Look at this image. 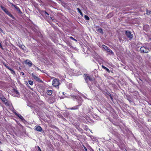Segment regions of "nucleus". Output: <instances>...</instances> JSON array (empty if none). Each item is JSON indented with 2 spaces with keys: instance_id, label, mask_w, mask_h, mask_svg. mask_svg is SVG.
<instances>
[{
  "instance_id": "nucleus-15",
  "label": "nucleus",
  "mask_w": 151,
  "mask_h": 151,
  "mask_svg": "<svg viewBox=\"0 0 151 151\" xmlns=\"http://www.w3.org/2000/svg\"><path fill=\"white\" fill-rule=\"evenodd\" d=\"M97 32H99L100 33H101L102 34H103V32L101 28L97 30Z\"/></svg>"
},
{
  "instance_id": "nucleus-24",
  "label": "nucleus",
  "mask_w": 151,
  "mask_h": 151,
  "mask_svg": "<svg viewBox=\"0 0 151 151\" xmlns=\"http://www.w3.org/2000/svg\"><path fill=\"white\" fill-rule=\"evenodd\" d=\"M71 39V40H74L76 42H77V40L75 39L73 37H71V36H70V37H69Z\"/></svg>"
},
{
  "instance_id": "nucleus-7",
  "label": "nucleus",
  "mask_w": 151,
  "mask_h": 151,
  "mask_svg": "<svg viewBox=\"0 0 151 151\" xmlns=\"http://www.w3.org/2000/svg\"><path fill=\"white\" fill-rule=\"evenodd\" d=\"M25 63L26 64H28L29 66L30 67H31L32 65V63L31 61L28 60H27L25 61Z\"/></svg>"
},
{
  "instance_id": "nucleus-34",
  "label": "nucleus",
  "mask_w": 151,
  "mask_h": 151,
  "mask_svg": "<svg viewBox=\"0 0 151 151\" xmlns=\"http://www.w3.org/2000/svg\"><path fill=\"white\" fill-rule=\"evenodd\" d=\"M37 147H38V150L39 151H42L40 149V147L38 146Z\"/></svg>"
},
{
  "instance_id": "nucleus-20",
  "label": "nucleus",
  "mask_w": 151,
  "mask_h": 151,
  "mask_svg": "<svg viewBox=\"0 0 151 151\" xmlns=\"http://www.w3.org/2000/svg\"><path fill=\"white\" fill-rule=\"evenodd\" d=\"M103 47L104 48V49L105 50H107L108 49V48H109V47H108L107 46L105 45H103Z\"/></svg>"
},
{
  "instance_id": "nucleus-1",
  "label": "nucleus",
  "mask_w": 151,
  "mask_h": 151,
  "mask_svg": "<svg viewBox=\"0 0 151 151\" xmlns=\"http://www.w3.org/2000/svg\"><path fill=\"white\" fill-rule=\"evenodd\" d=\"M60 84V83L58 79L55 78L52 80V84L54 87L58 86Z\"/></svg>"
},
{
  "instance_id": "nucleus-5",
  "label": "nucleus",
  "mask_w": 151,
  "mask_h": 151,
  "mask_svg": "<svg viewBox=\"0 0 151 151\" xmlns=\"http://www.w3.org/2000/svg\"><path fill=\"white\" fill-rule=\"evenodd\" d=\"M125 34L128 38L131 39L133 38V35L131 34V32L129 30L125 31Z\"/></svg>"
},
{
  "instance_id": "nucleus-40",
  "label": "nucleus",
  "mask_w": 151,
  "mask_h": 151,
  "mask_svg": "<svg viewBox=\"0 0 151 151\" xmlns=\"http://www.w3.org/2000/svg\"><path fill=\"white\" fill-rule=\"evenodd\" d=\"M21 74H22V75H23V76L24 75V73L23 72H21Z\"/></svg>"
},
{
  "instance_id": "nucleus-29",
  "label": "nucleus",
  "mask_w": 151,
  "mask_h": 151,
  "mask_svg": "<svg viewBox=\"0 0 151 151\" xmlns=\"http://www.w3.org/2000/svg\"><path fill=\"white\" fill-rule=\"evenodd\" d=\"M52 99V101L51 102L52 103L54 102L55 101V99L53 97L51 98Z\"/></svg>"
},
{
  "instance_id": "nucleus-11",
  "label": "nucleus",
  "mask_w": 151,
  "mask_h": 151,
  "mask_svg": "<svg viewBox=\"0 0 151 151\" xmlns=\"http://www.w3.org/2000/svg\"><path fill=\"white\" fill-rule=\"evenodd\" d=\"M42 15L45 17H49V14L45 11H43L42 13Z\"/></svg>"
},
{
  "instance_id": "nucleus-3",
  "label": "nucleus",
  "mask_w": 151,
  "mask_h": 151,
  "mask_svg": "<svg viewBox=\"0 0 151 151\" xmlns=\"http://www.w3.org/2000/svg\"><path fill=\"white\" fill-rule=\"evenodd\" d=\"M149 49L145 46H142L140 48V51L142 53H147L149 51Z\"/></svg>"
},
{
  "instance_id": "nucleus-44",
  "label": "nucleus",
  "mask_w": 151,
  "mask_h": 151,
  "mask_svg": "<svg viewBox=\"0 0 151 151\" xmlns=\"http://www.w3.org/2000/svg\"><path fill=\"white\" fill-rule=\"evenodd\" d=\"M1 142L0 141V144H1Z\"/></svg>"
},
{
  "instance_id": "nucleus-26",
  "label": "nucleus",
  "mask_w": 151,
  "mask_h": 151,
  "mask_svg": "<svg viewBox=\"0 0 151 151\" xmlns=\"http://www.w3.org/2000/svg\"><path fill=\"white\" fill-rule=\"evenodd\" d=\"M113 13H110V14H109L108 15V17H112L113 16Z\"/></svg>"
},
{
  "instance_id": "nucleus-43",
  "label": "nucleus",
  "mask_w": 151,
  "mask_h": 151,
  "mask_svg": "<svg viewBox=\"0 0 151 151\" xmlns=\"http://www.w3.org/2000/svg\"><path fill=\"white\" fill-rule=\"evenodd\" d=\"M19 47H20L21 49V46H19Z\"/></svg>"
},
{
  "instance_id": "nucleus-16",
  "label": "nucleus",
  "mask_w": 151,
  "mask_h": 151,
  "mask_svg": "<svg viewBox=\"0 0 151 151\" xmlns=\"http://www.w3.org/2000/svg\"><path fill=\"white\" fill-rule=\"evenodd\" d=\"M21 46V49L23 50L24 51H26V47H25V46L24 45H22Z\"/></svg>"
},
{
  "instance_id": "nucleus-39",
  "label": "nucleus",
  "mask_w": 151,
  "mask_h": 151,
  "mask_svg": "<svg viewBox=\"0 0 151 151\" xmlns=\"http://www.w3.org/2000/svg\"><path fill=\"white\" fill-rule=\"evenodd\" d=\"M72 97H73V98H76V96H74V95H73V96H72Z\"/></svg>"
},
{
  "instance_id": "nucleus-32",
  "label": "nucleus",
  "mask_w": 151,
  "mask_h": 151,
  "mask_svg": "<svg viewBox=\"0 0 151 151\" xmlns=\"http://www.w3.org/2000/svg\"><path fill=\"white\" fill-rule=\"evenodd\" d=\"M77 10L78 11V12H79V13L80 12H81L80 9L79 8H77Z\"/></svg>"
},
{
  "instance_id": "nucleus-2",
  "label": "nucleus",
  "mask_w": 151,
  "mask_h": 151,
  "mask_svg": "<svg viewBox=\"0 0 151 151\" xmlns=\"http://www.w3.org/2000/svg\"><path fill=\"white\" fill-rule=\"evenodd\" d=\"M1 8L9 16L12 18L13 19H14V17L12 14L5 7H4L2 6H1Z\"/></svg>"
},
{
  "instance_id": "nucleus-23",
  "label": "nucleus",
  "mask_w": 151,
  "mask_h": 151,
  "mask_svg": "<svg viewBox=\"0 0 151 151\" xmlns=\"http://www.w3.org/2000/svg\"><path fill=\"white\" fill-rule=\"evenodd\" d=\"M18 116L21 119L23 120V119L24 118L23 117V116H21L20 114H19L18 115Z\"/></svg>"
},
{
  "instance_id": "nucleus-38",
  "label": "nucleus",
  "mask_w": 151,
  "mask_h": 151,
  "mask_svg": "<svg viewBox=\"0 0 151 151\" xmlns=\"http://www.w3.org/2000/svg\"><path fill=\"white\" fill-rule=\"evenodd\" d=\"M79 13H80L81 15V16H83V14L81 12H79Z\"/></svg>"
},
{
  "instance_id": "nucleus-6",
  "label": "nucleus",
  "mask_w": 151,
  "mask_h": 151,
  "mask_svg": "<svg viewBox=\"0 0 151 151\" xmlns=\"http://www.w3.org/2000/svg\"><path fill=\"white\" fill-rule=\"evenodd\" d=\"M32 76L33 78H34V79L35 80L37 81L40 83L43 82V81L42 80H41L39 78L36 76L33 73H32Z\"/></svg>"
},
{
  "instance_id": "nucleus-36",
  "label": "nucleus",
  "mask_w": 151,
  "mask_h": 151,
  "mask_svg": "<svg viewBox=\"0 0 151 151\" xmlns=\"http://www.w3.org/2000/svg\"><path fill=\"white\" fill-rule=\"evenodd\" d=\"M79 13H80L81 15V16H83V14L81 12H79Z\"/></svg>"
},
{
  "instance_id": "nucleus-17",
  "label": "nucleus",
  "mask_w": 151,
  "mask_h": 151,
  "mask_svg": "<svg viewBox=\"0 0 151 151\" xmlns=\"http://www.w3.org/2000/svg\"><path fill=\"white\" fill-rule=\"evenodd\" d=\"M106 51L108 52H111L112 54H114V52L112 51L111 50L109 49V48H108V49L106 50Z\"/></svg>"
},
{
  "instance_id": "nucleus-10",
  "label": "nucleus",
  "mask_w": 151,
  "mask_h": 151,
  "mask_svg": "<svg viewBox=\"0 0 151 151\" xmlns=\"http://www.w3.org/2000/svg\"><path fill=\"white\" fill-rule=\"evenodd\" d=\"M81 105V104H80L79 105H78L77 106H75L73 107H72L71 108H68V109H71V110H76L77 109H78V107L79 106H80Z\"/></svg>"
},
{
  "instance_id": "nucleus-31",
  "label": "nucleus",
  "mask_w": 151,
  "mask_h": 151,
  "mask_svg": "<svg viewBox=\"0 0 151 151\" xmlns=\"http://www.w3.org/2000/svg\"><path fill=\"white\" fill-rule=\"evenodd\" d=\"M14 91L16 92V94H19V93L17 90H14Z\"/></svg>"
},
{
  "instance_id": "nucleus-30",
  "label": "nucleus",
  "mask_w": 151,
  "mask_h": 151,
  "mask_svg": "<svg viewBox=\"0 0 151 151\" xmlns=\"http://www.w3.org/2000/svg\"><path fill=\"white\" fill-rule=\"evenodd\" d=\"M34 66L35 67L37 70H39L40 71H41V70L38 67H36L35 65H34Z\"/></svg>"
},
{
  "instance_id": "nucleus-27",
  "label": "nucleus",
  "mask_w": 151,
  "mask_h": 151,
  "mask_svg": "<svg viewBox=\"0 0 151 151\" xmlns=\"http://www.w3.org/2000/svg\"><path fill=\"white\" fill-rule=\"evenodd\" d=\"M17 45L19 46H20L22 45V43L21 42H18Z\"/></svg>"
},
{
  "instance_id": "nucleus-41",
  "label": "nucleus",
  "mask_w": 151,
  "mask_h": 151,
  "mask_svg": "<svg viewBox=\"0 0 151 151\" xmlns=\"http://www.w3.org/2000/svg\"><path fill=\"white\" fill-rule=\"evenodd\" d=\"M0 31L1 32H3V30L0 28Z\"/></svg>"
},
{
  "instance_id": "nucleus-37",
  "label": "nucleus",
  "mask_w": 151,
  "mask_h": 151,
  "mask_svg": "<svg viewBox=\"0 0 151 151\" xmlns=\"http://www.w3.org/2000/svg\"><path fill=\"white\" fill-rule=\"evenodd\" d=\"M79 13H80L81 15V16H83V14L81 12H79Z\"/></svg>"
},
{
  "instance_id": "nucleus-21",
  "label": "nucleus",
  "mask_w": 151,
  "mask_h": 151,
  "mask_svg": "<svg viewBox=\"0 0 151 151\" xmlns=\"http://www.w3.org/2000/svg\"><path fill=\"white\" fill-rule=\"evenodd\" d=\"M84 18L86 20H89V17L86 15L84 16Z\"/></svg>"
},
{
  "instance_id": "nucleus-33",
  "label": "nucleus",
  "mask_w": 151,
  "mask_h": 151,
  "mask_svg": "<svg viewBox=\"0 0 151 151\" xmlns=\"http://www.w3.org/2000/svg\"><path fill=\"white\" fill-rule=\"evenodd\" d=\"M12 6H14L15 8H16V7L17 6L16 5L13 4H12Z\"/></svg>"
},
{
  "instance_id": "nucleus-14",
  "label": "nucleus",
  "mask_w": 151,
  "mask_h": 151,
  "mask_svg": "<svg viewBox=\"0 0 151 151\" xmlns=\"http://www.w3.org/2000/svg\"><path fill=\"white\" fill-rule=\"evenodd\" d=\"M52 91L51 90H47V95H50L52 94Z\"/></svg>"
},
{
  "instance_id": "nucleus-18",
  "label": "nucleus",
  "mask_w": 151,
  "mask_h": 151,
  "mask_svg": "<svg viewBox=\"0 0 151 151\" xmlns=\"http://www.w3.org/2000/svg\"><path fill=\"white\" fill-rule=\"evenodd\" d=\"M102 67L104 69H105L108 72H109V70L106 67L102 65Z\"/></svg>"
},
{
  "instance_id": "nucleus-9",
  "label": "nucleus",
  "mask_w": 151,
  "mask_h": 151,
  "mask_svg": "<svg viewBox=\"0 0 151 151\" xmlns=\"http://www.w3.org/2000/svg\"><path fill=\"white\" fill-rule=\"evenodd\" d=\"M3 102L4 103L5 105L7 106H10L11 104V102L6 99Z\"/></svg>"
},
{
  "instance_id": "nucleus-28",
  "label": "nucleus",
  "mask_w": 151,
  "mask_h": 151,
  "mask_svg": "<svg viewBox=\"0 0 151 151\" xmlns=\"http://www.w3.org/2000/svg\"><path fill=\"white\" fill-rule=\"evenodd\" d=\"M150 12H151L150 11H149L147 10L146 14H147V15H149L150 14Z\"/></svg>"
},
{
  "instance_id": "nucleus-8",
  "label": "nucleus",
  "mask_w": 151,
  "mask_h": 151,
  "mask_svg": "<svg viewBox=\"0 0 151 151\" xmlns=\"http://www.w3.org/2000/svg\"><path fill=\"white\" fill-rule=\"evenodd\" d=\"M35 129L36 130L41 132L42 130V128L39 126H35Z\"/></svg>"
},
{
  "instance_id": "nucleus-19",
  "label": "nucleus",
  "mask_w": 151,
  "mask_h": 151,
  "mask_svg": "<svg viewBox=\"0 0 151 151\" xmlns=\"http://www.w3.org/2000/svg\"><path fill=\"white\" fill-rule=\"evenodd\" d=\"M0 99L3 102H4V101L6 99L5 98L4 96L1 97V98H0Z\"/></svg>"
},
{
  "instance_id": "nucleus-4",
  "label": "nucleus",
  "mask_w": 151,
  "mask_h": 151,
  "mask_svg": "<svg viewBox=\"0 0 151 151\" xmlns=\"http://www.w3.org/2000/svg\"><path fill=\"white\" fill-rule=\"evenodd\" d=\"M84 77L85 81L87 83H88V81H92L94 80V78H92L86 74H84Z\"/></svg>"
},
{
  "instance_id": "nucleus-42",
  "label": "nucleus",
  "mask_w": 151,
  "mask_h": 151,
  "mask_svg": "<svg viewBox=\"0 0 151 151\" xmlns=\"http://www.w3.org/2000/svg\"><path fill=\"white\" fill-rule=\"evenodd\" d=\"M50 18L52 20H53V19L52 18V17H50Z\"/></svg>"
},
{
  "instance_id": "nucleus-35",
  "label": "nucleus",
  "mask_w": 151,
  "mask_h": 151,
  "mask_svg": "<svg viewBox=\"0 0 151 151\" xmlns=\"http://www.w3.org/2000/svg\"><path fill=\"white\" fill-rule=\"evenodd\" d=\"M83 147L84 148V149L86 151H87V149L86 148V147L84 146H83Z\"/></svg>"
},
{
  "instance_id": "nucleus-22",
  "label": "nucleus",
  "mask_w": 151,
  "mask_h": 151,
  "mask_svg": "<svg viewBox=\"0 0 151 151\" xmlns=\"http://www.w3.org/2000/svg\"><path fill=\"white\" fill-rule=\"evenodd\" d=\"M28 82L29 83V84L31 85H33V82L32 81H31V80L30 81H28Z\"/></svg>"
},
{
  "instance_id": "nucleus-13",
  "label": "nucleus",
  "mask_w": 151,
  "mask_h": 151,
  "mask_svg": "<svg viewBox=\"0 0 151 151\" xmlns=\"http://www.w3.org/2000/svg\"><path fill=\"white\" fill-rule=\"evenodd\" d=\"M15 9H16V10L17 11L18 13L20 14H22V12H21L19 8L17 6V7H16V8H15Z\"/></svg>"
},
{
  "instance_id": "nucleus-25",
  "label": "nucleus",
  "mask_w": 151,
  "mask_h": 151,
  "mask_svg": "<svg viewBox=\"0 0 151 151\" xmlns=\"http://www.w3.org/2000/svg\"><path fill=\"white\" fill-rule=\"evenodd\" d=\"M82 99H81V97H79V99L78 100V103H81L82 102L81 100Z\"/></svg>"
},
{
  "instance_id": "nucleus-12",
  "label": "nucleus",
  "mask_w": 151,
  "mask_h": 151,
  "mask_svg": "<svg viewBox=\"0 0 151 151\" xmlns=\"http://www.w3.org/2000/svg\"><path fill=\"white\" fill-rule=\"evenodd\" d=\"M5 66L8 69H9L11 71V72L13 74L15 73L14 71L11 68H10L8 66H6V65H5Z\"/></svg>"
}]
</instances>
